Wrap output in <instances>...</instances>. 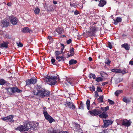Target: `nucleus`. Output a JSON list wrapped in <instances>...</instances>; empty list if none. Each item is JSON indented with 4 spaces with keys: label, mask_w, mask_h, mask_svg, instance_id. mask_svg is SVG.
<instances>
[{
    "label": "nucleus",
    "mask_w": 133,
    "mask_h": 133,
    "mask_svg": "<svg viewBox=\"0 0 133 133\" xmlns=\"http://www.w3.org/2000/svg\"><path fill=\"white\" fill-rule=\"evenodd\" d=\"M35 88L37 91L34 90L33 94L34 95L38 98H42L45 97H48L50 95V92L43 88L41 85H36Z\"/></svg>",
    "instance_id": "nucleus-1"
},
{
    "label": "nucleus",
    "mask_w": 133,
    "mask_h": 133,
    "mask_svg": "<svg viewBox=\"0 0 133 133\" xmlns=\"http://www.w3.org/2000/svg\"><path fill=\"white\" fill-rule=\"evenodd\" d=\"M5 89L7 91V94L11 96H12L13 94L16 92L19 93L22 91V90L19 89L16 87L5 88Z\"/></svg>",
    "instance_id": "nucleus-2"
},
{
    "label": "nucleus",
    "mask_w": 133,
    "mask_h": 133,
    "mask_svg": "<svg viewBox=\"0 0 133 133\" xmlns=\"http://www.w3.org/2000/svg\"><path fill=\"white\" fill-rule=\"evenodd\" d=\"M36 123L37 124V126H35V123L31 122H29L27 123L24 125L26 131H29L31 129L33 130L35 128H37L38 126V123L37 122Z\"/></svg>",
    "instance_id": "nucleus-3"
},
{
    "label": "nucleus",
    "mask_w": 133,
    "mask_h": 133,
    "mask_svg": "<svg viewBox=\"0 0 133 133\" xmlns=\"http://www.w3.org/2000/svg\"><path fill=\"white\" fill-rule=\"evenodd\" d=\"M57 77L56 76H47L46 78L47 82H49V84L51 85H54L57 82L56 80Z\"/></svg>",
    "instance_id": "nucleus-4"
},
{
    "label": "nucleus",
    "mask_w": 133,
    "mask_h": 133,
    "mask_svg": "<svg viewBox=\"0 0 133 133\" xmlns=\"http://www.w3.org/2000/svg\"><path fill=\"white\" fill-rule=\"evenodd\" d=\"M43 114L45 118L48 121L49 123H51L55 121V119L48 114L47 111H44Z\"/></svg>",
    "instance_id": "nucleus-5"
},
{
    "label": "nucleus",
    "mask_w": 133,
    "mask_h": 133,
    "mask_svg": "<svg viewBox=\"0 0 133 133\" xmlns=\"http://www.w3.org/2000/svg\"><path fill=\"white\" fill-rule=\"evenodd\" d=\"M89 113L93 116L98 115L102 113L101 110L99 109H95L91 111H89Z\"/></svg>",
    "instance_id": "nucleus-6"
},
{
    "label": "nucleus",
    "mask_w": 133,
    "mask_h": 133,
    "mask_svg": "<svg viewBox=\"0 0 133 133\" xmlns=\"http://www.w3.org/2000/svg\"><path fill=\"white\" fill-rule=\"evenodd\" d=\"M37 79L35 77L28 79L26 81L25 86H27L30 84L34 85L37 82Z\"/></svg>",
    "instance_id": "nucleus-7"
},
{
    "label": "nucleus",
    "mask_w": 133,
    "mask_h": 133,
    "mask_svg": "<svg viewBox=\"0 0 133 133\" xmlns=\"http://www.w3.org/2000/svg\"><path fill=\"white\" fill-rule=\"evenodd\" d=\"M8 18L9 19L11 23L13 25H16L18 23V19L13 16H10Z\"/></svg>",
    "instance_id": "nucleus-8"
},
{
    "label": "nucleus",
    "mask_w": 133,
    "mask_h": 133,
    "mask_svg": "<svg viewBox=\"0 0 133 133\" xmlns=\"http://www.w3.org/2000/svg\"><path fill=\"white\" fill-rule=\"evenodd\" d=\"M65 106L67 108H68L70 109H71L72 110L75 109L76 106L72 102L66 101L65 104Z\"/></svg>",
    "instance_id": "nucleus-9"
},
{
    "label": "nucleus",
    "mask_w": 133,
    "mask_h": 133,
    "mask_svg": "<svg viewBox=\"0 0 133 133\" xmlns=\"http://www.w3.org/2000/svg\"><path fill=\"white\" fill-rule=\"evenodd\" d=\"M13 115H11L8 116L6 117L2 118V120L7 122L9 121L10 122H14V120H13Z\"/></svg>",
    "instance_id": "nucleus-10"
},
{
    "label": "nucleus",
    "mask_w": 133,
    "mask_h": 133,
    "mask_svg": "<svg viewBox=\"0 0 133 133\" xmlns=\"http://www.w3.org/2000/svg\"><path fill=\"white\" fill-rule=\"evenodd\" d=\"M103 122L104 123V125H103L104 127H107L109 125H111L113 123L112 121L111 120L103 119Z\"/></svg>",
    "instance_id": "nucleus-11"
},
{
    "label": "nucleus",
    "mask_w": 133,
    "mask_h": 133,
    "mask_svg": "<svg viewBox=\"0 0 133 133\" xmlns=\"http://www.w3.org/2000/svg\"><path fill=\"white\" fill-rule=\"evenodd\" d=\"M111 71L116 74L118 73H122L123 74H124L126 73V72L125 70H121L120 69H114L111 70Z\"/></svg>",
    "instance_id": "nucleus-12"
},
{
    "label": "nucleus",
    "mask_w": 133,
    "mask_h": 133,
    "mask_svg": "<svg viewBox=\"0 0 133 133\" xmlns=\"http://www.w3.org/2000/svg\"><path fill=\"white\" fill-rule=\"evenodd\" d=\"M125 120L127 121L126 122L123 120L122 123V125L126 127H128L131 125V122H130V120H128L127 119H126Z\"/></svg>",
    "instance_id": "nucleus-13"
},
{
    "label": "nucleus",
    "mask_w": 133,
    "mask_h": 133,
    "mask_svg": "<svg viewBox=\"0 0 133 133\" xmlns=\"http://www.w3.org/2000/svg\"><path fill=\"white\" fill-rule=\"evenodd\" d=\"M22 32L24 33L29 32L31 34L33 32V31L31 30H29L28 27H25L22 29Z\"/></svg>",
    "instance_id": "nucleus-14"
},
{
    "label": "nucleus",
    "mask_w": 133,
    "mask_h": 133,
    "mask_svg": "<svg viewBox=\"0 0 133 133\" xmlns=\"http://www.w3.org/2000/svg\"><path fill=\"white\" fill-rule=\"evenodd\" d=\"M15 130L19 131H26L25 125H20L19 127L15 129Z\"/></svg>",
    "instance_id": "nucleus-15"
},
{
    "label": "nucleus",
    "mask_w": 133,
    "mask_h": 133,
    "mask_svg": "<svg viewBox=\"0 0 133 133\" xmlns=\"http://www.w3.org/2000/svg\"><path fill=\"white\" fill-rule=\"evenodd\" d=\"M1 25L2 27H7L9 26V23L6 20H3L1 21Z\"/></svg>",
    "instance_id": "nucleus-16"
},
{
    "label": "nucleus",
    "mask_w": 133,
    "mask_h": 133,
    "mask_svg": "<svg viewBox=\"0 0 133 133\" xmlns=\"http://www.w3.org/2000/svg\"><path fill=\"white\" fill-rule=\"evenodd\" d=\"M99 116L100 118H106L108 117V115L106 112H103L102 113L99 115Z\"/></svg>",
    "instance_id": "nucleus-17"
},
{
    "label": "nucleus",
    "mask_w": 133,
    "mask_h": 133,
    "mask_svg": "<svg viewBox=\"0 0 133 133\" xmlns=\"http://www.w3.org/2000/svg\"><path fill=\"white\" fill-rule=\"evenodd\" d=\"M66 80L70 84L73 85L74 81V80L73 78L67 77L66 78Z\"/></svg>",
    "instance_id": "nucleus-18"
},
{
    "label": "nucleus",
    "mask_w": 133,
    "mask_h": 133,
    "mask_svg": "<svg viewBox=\"0 0 133 133\" xmlns=\"http://www.w3.org/2000/svg\"><path fill=\"white\" fill-rule=\"evenodd\" d=\"M74 49L73 48H72L70 50V54L69 53H67V55L68 56V57L70 56H73L74 54Z\"/></svg>",
    "instance_id": "nucleus-19"
},
{
    "label": "nucleus",
    "mask_w": 133,
    "mask_h": 133,
    "mask_svg": "<svg viewBox=\"0 0 133 133\" xmlns=\"http://www.w3.org/2000/svg\"><path fill=\"white\" fill-rule=\"evenodd\" d=\"M99 2V3L98 5L101 7H103L107 3L106 1L104 0H100Z\"/></svg>",
    "instance_id": "nucleus-20"
},
{
    "label": "nucleus",
    "mask_w": 133,
    "mask_h": 133,
    "mask_svg": "<svg viewBox=\"0 0 133 133\" xmlns=\"http://www.w3.org/2000/svg\"><path fill=\"white\" fill-rule=\"evenodd\" d=\"M114 23L115 25L117 24L118 23L121 22L122 21V19L120 17H117L116 18V20L114 19Z\"/></svg>",
    "instance_id": "nucleus-21"
},
{
    "label": "nucleus",
    "mask_w": 133,
    "mask_h": 133,
    "mask_svg": "<svg viewBox=\"0 0 133 133\" xmlns=\"http://www.w3.org/2000/svg\"><path fill=\"white\" fill-rule=\"evenodd\" d=\"M122 47L124 48L127 50H128L130 48V46L127 43H124L123 44L121 45Z\"/></svg>",
    "instance_id": "nucleus-22"
},
{
    "label": "nucleus",
    "mask_w": 133,
    "mask_h": 133,
    "mask_svg": "<svg viewBox=\"0 0 133 133\" xmlns=\"http://www.w3.org/2000/svg\"><path fill=\"white\" fill-rule=\"evenodd\" d=\"M8 42H3V43H1L0 45V46L1 47L7 48L8 47Z\"/></svg>",
    "instance_id": "nucleus-23"
},
{
    "label": "nucleus",
    "mask_w": 133,
    "mask_h": 133,
    "mask_svg": "<svg viewBox=\"0 0 133 133\" xmlns=\"http://www.w3.org/2000/svg\"><path fill=\"white\" fill-rule=\"evenodd\" d=\"M64 57L63 55L61 56H56V59H58V62H60L61 61H64Z\"/></svg>",
    "instance_id": "nucleus-24"
},
{
    "label": "nucleus",
    "mask_w": 133,
    "mask_h": 133,
    "mask_svg": "<svg viewBox=\"0 0 133 133\" xmlns=\"http://www.w3.org/2000/svg\"><path fill=\"white\" fill-rule=\"evenodd\" d=\"M45 8L46 11H52L53 8L52 6L51 5L45 6Z\"/></svg>",
    "instance_id": "nucleus-25"
},
{
    "label": "nucleus",
    "mask_w": 133,
    "mask_h": 133,
    "mask_svg": "<svg viewBox=\"0 0 133 133\" xmlns=\"http://www.w3.org/2000/svg\"><path fill=\"white\" fill-rule=\"evenodd\" d=\"M122 100L123 102L126 103H129L130 101V100L129 98H127L126 97H124L122 98Z\"/></svg>",
    "instance_id": "nucleus-26"
},
{
    "label": "nucleus",
    "mask_w": 133,
    "mask_h": 133,
    "mask_svg": "<svg viewBox=\"0 0 133 133\" xmlns=\"http://www.w3.org/2000/svg\"><path fill=\"white\" fill-rule=\"evenodd\" d=\"M56 31L59 34L61 35L64 32V30L62 28H58L56 30Z\"/></svg>",
    "instance_id": "nucleus-27"
},
{
    "label": "nucleus",
    "mask_w": 133,
    "mask_h": 133,
    "mask_svg": "<svg viewBox=\"0 0 133 133\" xmlns=\"http://www.w3.org/2000/svg\"><path fill=\"white\" fill-rule=\"evenodd\" d=\"M77 61L76 60H75L74 59H71L69 61V64L70 65L74 64L77 63Z\"/></svg>",
    "instance_id": "nucleus-28"
},
{
    "label": "nucleus",
    "mask_w": 133,
    "mask_h": 133,
    "mask_svg": "<svg viewBox=\"0 0 133 133\" xmlns=\"http://www.w3.org/2000/svg\"><path fill=\"white\" fill-rule=\"evenodd\" d=\"M109 109V106H107L105 107H101L100 109L101 110L103 111V112H105Z\"/></svg>",
    "instance_id": "nucleus-29"
},
{
    "label": "nucleus",
    "mask_w": 133,
    "mask_h": 133,
    "mask_svg": "<svg viewBox=\"0 0 133 133\" xmlns=\"http://www.w3.org/2000/svg\"><path fill=\"white\" fill-rule=\"evenodd\" d=\"M88 77L90 79H91L92 77L94 79H95L96 78L95 75L94 74H92L91 73H90L89 75H88Z\"/></svg>",
    "instance_id": "nucleus-30"
},
{
    "label": "nucleus",
    "mask_w": 133,
    "mask_h": 133,
    "mask_svg": "<svg viewBox=\"0 0 133 133\" xmlns=\"http://www.w3.org/2000/svg\"><path fill=\"white\" fill-rule=\"evenodd\" d=\"M90 101L89 99H87L86 102V104H87V108L88 110H89L90 109Z\"/></svg>",
    "instance_id": "nucleus-31"
},
{
    "label": "nucleus",
    "mask_w": 133,
    "mask_h": 133,
    "mask_svg": "<svg viewBox=\"0 0 133 133\" xmlns=\"http://www.w3.org/2000/svg\"><path fill=\"white\" fill-rule=\"evenodd\" d=\"M92 32H93L94 33L95 32L97 31V28L95 26L93 27H91L90 28Z\"/></svg>",
    "instance_id": "nucleus-32"
},
{
    "label": "nucleus",
    "mask_w": 133,
    "mask_h": 133,
    "mask_svg": "<svg viewBox=\"0 0 133 133\" xmlns=\"http://www.w3.org/2000/svg\"><path fill=\"white\" fill-rule=\"evenodd\" d=\"M74 129H78L80 128V126L79 124L75 123L74 124Z\"/></svg>",
    "instance_id": "nucleus-33"
},
{
    "label": "nucleus",
    "mask_w": 133,
    "mask_h": 133,
    "mask_svg": "<svg viewBox=\"0 0 133 133\" xmlns=\"http://www.w3.org/2000/svg\"><path fill=\"white\" fill-rule=\"evenodd\" d=\"M80 107H79L78 108L79 109H81L83 110L84 108V104L82 102H80Z\"/></svg>",
    "instance_id": "nucleus-34"
},
{
    "label": "nucleus",
    "mask_w": 133,
    "mask_h": 133,
    "mask_svg": "<svg viewBox=\"0 0 133 133\" xmlns=\"http://www.w3.org/2000/svg\"><path fill=\"white\" fill-rule=\"evenodd\" d=\"M122 92V91L121 90H117L115 92V94L116 96H118L119 94Z\"/></svg>",
    "instance_id": "nucleus-35"
},
{
    "label": "nucleus",
    "mask_w": 133,
    "mask_h": 133,
    "mask_svg": "<svg viewBox=\"0 0 133 133\" xmlns=\"http://www.w3.org/2000/svg\"><path fill=\"white\" fill-rule=\"evenodd\" d=\"M40 9L39 8L37 7L34 10L35 13L37 14H39V13Z\"/></svg>",
    "instance_id": "nucleus-36"
},
{
    "label": "nucleus",
    "mask_w": 133,
    "mask_h": 133,
    "mask_svg": "<svg viewBox=\"0 0 133 133\" xmlns=\"http://www.w3.org/2000/svg\"><path fill=\"white\" fill-rule=\"evenodd\" d=\"M87 33L88 34V35L90 37L94 36V33L93 32H92L91 30L90 31H87Z\"/></svg>",
    "instance_id": "nucleus-37"
},
{
    "label": "nucleus",
    "mask_w": 133,
    "mask_h": 133,
    "mask_svg": "<svg viewBox=\"0 0 133 133\" xmlns=\"http://www.w3.org/2000/svg\"><path fill=\"white\" fill-rule=\"evenodd\" d=\"M103 79L100 77H98L97 78L95 79L96 81L98 82L102 81H103Z\"/></svg>",
    "instance_id": "nucleus-38"
},
{
    "label": "nucleus",
    "mask_w": 133,
    "mask_h": 133,
    "mask_svg": "<svg viewBox=\"0 0 133 133\" xmlns=\"http://www.w3.org/2000/svg\"><path fill=\"white\" fill-rule=\"evenodd\" d=\"M99 102L102 103L103 102V96H100L98 98Z\"/></svg>",
    "instance_id": "nucleus-39"
},
{
    "label": "nucleus",
    "mask_w": 133,
    "mask_h": 133,
    "mask_svg": "<svg viewBox=\"0 0 133 133\" xmlns=\"http://www.w3.org/2000/svg\"><path fill=\"white\" fill-rule=\"evenodd\" d=\"M90 90L91 91H95V88L93 85H92L91 87L90 88Z\"/></svg>",
    "instance_id": "nucleus-40"
},
{
    "label": "nucleus",
    "mask_w": 133,
    "mask_h": 133,
    "mask_svg": "<svg viewBox=\"0 0 133 133\" xmlns=\"http://www.w3.org/2000/svg\"><path fill=\"white\" fill-rule=\"evenodd\" d=\"M107 46L110 49H111L112 48V46L111 43L110 42H108V45Z\"/></svg>",
    "instance_id": "nucleus-41"
},
{
    "label": "nucleus",
    "mask_w": 133,
    "mask_h": 133,
    "mask_svg": "<svg viewBox=\"0 0 133 133\" xmlns=\"http://www.w3.org/2000/svg\"><path fill=\"white\" fill-rule=\"evenodd\" d=\"M108 101L110 104L112 105L114 104V102L113 101L109 99H108Z\"/></svg>",
    "instance_id": "nucleus-42"
},
{
    "label": "nucleus",
    "mask_w": 133,
    "mask_h": 133,
    "mask_svg": "<svg viewBox=\"0 0 133 133\" xmlns=\"http://www.w3.org/2000/svg\"><path fill=\"white\" fill-rule=\"evenodd\" d=\"M111 61L110 60L108 59L106 61H105V64H107L108 65H109Z\"/></svg>",
    "instance_id": "nucleus-43"
},
{
    "label": "nucleus",
    "mask_w": 133,
    "mask_h": 133,
    "mask_svg": "<svg viewBox=\"0 0 133 133\" xmlns=\"http://www.w3.org/2000/svg\"><path fill=\"white\" fill-rule=\"evenodd\" d=\"M97 90L99 92H101L102 90L101 88L99 87H97Z\"/></svg>",
    "instance_id": "nucleus-44"
},
{
    "label": "nucleus",
    "mask_w": 133,
    "mask_h": 133,
    "mask_svg": "<svg viewBox=\"0 0 133 133\" xmlns=\"http://www.w3.org/2000/svg\"><path fill=\"white\" fill-rule=\"evenodd\" d=\"M51 132L52 133H60V131H59L57 130H53Z\"/></svg>",
    "instance_id": "nucleus-45"
},
{
    "label": "nucleus",
    "mask_w": 133,
    "mask_h": 133,
    "mask_svg": "<svg viewBox=\"0 0 133 133\" xmlns=\"http://www.w3.org/2000/svg\"><path fill=\"white\" fill-rule=\"evenodd\" d=\"M60 54V52L59 51H56L55 52V56H58Z\"/></svg>",
    "instance_id": "nucleus-46"
},
{
    "label": "nucleus",
    "mask_w": 133,
    "mask_h": 133,
    "mask_svg": "<svg viewBox=\"0 0 133 133\" xmlns=\"http://www.w3.org/2000/svg\"><path fill=\"white\" fill-rule=\"evenodd\" d=\"M71 39H69L67 41L66 43L68 44H69L71 43Z\"/></svg>",
    "instance_id": "nucleus-47"
},
{
    "label": "nucleus",
    "mask_w": 133,
    "mask_h": 133,
    "mask_svg": "<svg viewBox=\"0 0 133 133\" xmlns=\"http://www.w3.org/2000/svg\"><path fill=\"white\" fill-rule=\"evenodd\" d=\"M23 44L21 42H19L18 44V46L19 47H22L23 46Z\"/></svg>",
    "instance_id": "nucleus-48"
},
{
    "label": "nucleus",
    "mask_w": 133,
    "mask_h": 133,
    "mask_svg": "<svg viewBox=\"0 0 133 133\" xmlns=\"http://www.w3.org/2000/svg\"><path fill=\"white\" fill-rule=\"evenodd\" d=\"M95 97H96L99 96L98 93V92L97 91H95Z\"/></svg>",
    "instance_id": "nucleus-49"
},
{
    "label": "nucleus",
    "mask_w": 133,
    "mask_h": 133,
    "mask_svg": "<svg viewBox=\"0 0 133 133\" xmlns=\"http://www.w3.org/2000/svg\"><path fill=\"white\" fill-rule=\"evenodd\" d=\"M55 59L53 58H52L51 60V63L54 64H55L54 63L55 62Z\"/></svg>",
    "instance_id": "nucleus-50"
},
{
    "label": "nucleus",
    "mask_w": 133,
    "mask_h": 133,
    "mask_svg": "<svg viewBox=\"0 0 133 133\" xmlns=\"http://www.w3.org/2000/svg\"><path fill=\"white\" fill-rule=\"evenodd\" d=\"M79 12L77 10L75 11L74 12V14L76 15H77L78 14H79Z\"/></svg>",
    "instance_id": "nucleus-51"
},
{
    "label": "nucleus",
    "mask_w": 133,
    "mask_h": 133,
    "mask_svg": "<svg viewBox=\"0 0 133 133\" xmlns=\"http://www.w3.org/2000/svg\"><path fill=\"white\" fill-rule=\"evenodd\" d=\"M64 48V47H62L61 49V52L62 54H63L64 53L63 52V51Z\"/></svg>",
    "instance_id": "nucleus-52"
},
{
    "label": "nucleus",
    "mask_w": 133,
    "mask_h": 133,
    "mask_svg": "<svg viewBox=\"0 0 133 133\" xmlns=\"http://www.w3.org/2000/svg\"><path fill=\"white\" fill-rule=\"evenodd\" d=\"M108 83L107 82H103L102 84V85L103 86L105 84H108Z\"/></svg>",
    "instance_id": "nucleus-53"
},
{
    "label": "nucleus",
    "mask_w": 133,
    "mask_h": 133,
    "mask_svg": "<svg viewBox=\"0 0 133 133\" xmlns=\"http://www.w3.org/2000/svg\"><path fill=\"white\" fill-rule=\"evenodd\" d=\"M43 109L44 110L43 111V113L44 114V111H46V107H43Z\"/></svg>",
    "instance_id": "nucleus-54"
},
{
    "label": "nucleus",
    "mask_w": 133,
    "mask_h": 133,
    "mask_svg": "<svg viewBox=\"0 0 133 133\" xmlns=\"http://www.w3.org/2000/svg\"><path fill=\"white\" fill-rule=\"evenodd\" d=\"M129 64L131 65H133V61H130L129 62Z\"/></svg>",
    "instance_id": "nucleus-55"
},
{
    "label": "nucleus",
    "mask_w": 133,
    "mask_h": 133,
    "mask_svg": "<svg viewBox=\"0 0 133 133\" xmlns=\"http://www.w3.org/2000/svg\"><path fill=\"white\" fill-rule=\"evenodd\" d=\"M60 133H68L66 131H64L63 130L60 131Z\"/></svg>",
    "instance_id": "nucleus-56"
},
{
    "label": "nucleus",
    "mask_w": 133,
    "mask_h": 133,
    "mask_svg": "<svg viewBox=\"0 0 133 133\" xmlns=\"http://www.w3.org/2000/svg\"><path fill=\"white\" fill-rule=\"evenodd\" d=\"M7 94V93H6V92H4V91L2 93V95H4V96H6V94Z\"/></svg>",
    "instance_id": "nucleus-57"
},
{
    "label": "nucleus",
    "mask_w": 133,
    "mask_h": 133,
    "mask_svg": "<svg viewBox=\"0 0 133 133\" xmlns=\"http://www.w3.org/2000/svg\"><path fill=\"white\" fill-rule=\"evenodd\" d=\"M11 4H12L10 2H9V3H8L7 4V5L8 6H11Z\"/></svg>",
    "instance_id": "nucleus-58"
},
{
    "label": "nucleus",
    "mask_w": 133,
    "mask_h": 133,
    "mask_svg": "<svg viewBox=\"0 0 133 133\" xmlns=\"http://www.w3.org/2000/svg\"><path fill=\"white\" fill-rule=\"evenodd\" d=\"M48 38L50 40H51L52 39V38L51 36H48Z\"/></svg>",
    "instance_id": "nucleus-59"
},
{
    "label": "nucleus",
    "mask_w": 133,
    "mask_h": 133,
    "mask_svg": "<svg viewBox=\"0 0 133 133\" xmlns=\"http://www.w3.org/2000/svg\"><path fill=\"white\" fill-rule=\"evenodd\" d=\"M89 61H91L92 60V58L91 57H90L89 58Z\"/></svg>",
    "instance_id": "nucleus-60"
},
{
    "label": "nucleus",
    "mask_w": 133,
    "mask_h": 133,
    "mask_svg": "<svg viewBox=\"0 0 133 133\" xmlns=\"http://www.w3.org/2000/svg\"><path fill=\"white\" fill-rule=\"evenodd\" d=\"M53 3L54 4H56L57 3V2H56V1H53Z\"/></svg>",
    "instance_id": "nucleus-61"
},
{
    "label": "nucleus",
    "mask_w": 133,
    "mask_h": 133,
    "mask_svg": "<svg viewBox=\"0 0 133 133\" xmlns=\"http://www.w3.org/2000/svg\"><path fill=\"white\" fill-rule=\"evenodd\" d=\"M61 46H62L63 47H64V45L63 44L61 43Z\"/></svg>",
    "instance_id": "nucleus-62"
},
{
    "label": "nucleus",
    "mask_w": 133,
    "mask_h": 133,
    "mask_svg": "<svg viewBox=\"0 0 133 133\" xmlns=\"http://www.w3.org/2000/svg\"><path fill=\"white\" fill-rule=\"evenodd\" d=\"M126 36V35H122V36H123V37H124V36Z\"/></svg>",
    "instance_id": "nucleus-63"
},
{
    "label": "nucleus",
    "mask_w": 133,
    "mask_h": 133,
    "mask_svg": "<svg viewBox=\"0 0 133 133\" xmlns=\"http://www.w3.org/2000/svg\"><path fill=\"white\" fill-rule=\"evenodd\" d=\"M49 131L50 132H51L52 131H51V130H50V129H49Z\"/></svg>",
    "instance_id": "nucleus-64"
}]
</instances>
